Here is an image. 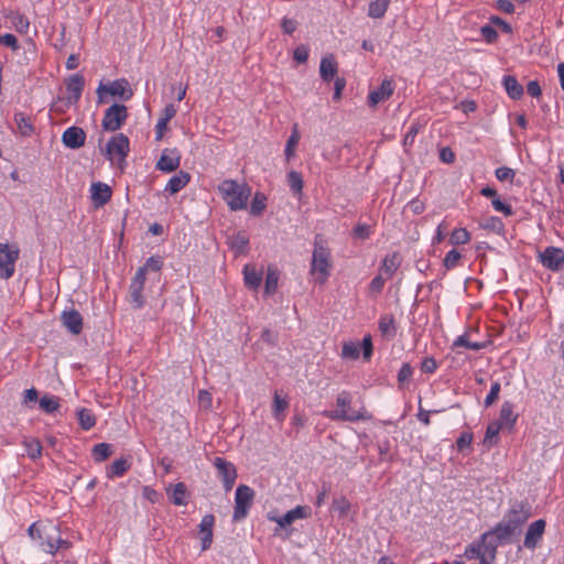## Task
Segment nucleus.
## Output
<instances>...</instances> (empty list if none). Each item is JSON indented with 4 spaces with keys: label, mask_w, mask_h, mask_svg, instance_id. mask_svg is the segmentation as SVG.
Segmentation results:
<instances>
[{
    "label": "nucleus",
    "mask_w": 564,
    "mask_h": 564,
    "mask_svg": "<svg viewBox=\"0 0 564 564\" xmlns=\"http://www.w3.org/2000/svg\"><path fill=\"white\" fill-rule=\"evenodd\" d=\"M503 87L511 99H520L523 95V87L514 76L507 75L502 79Z\"/></svg>",
    "instance_id": "26"
},
{
    "label": "nucleus",
    "mask_w": 564,
    "mask_h": 564,
    "mask_svg": "<svg viewBox=\"0 0 564 564\" xmlns=\"http://www.w3.org/2000/svg\"><path fill=\"white\" fill-rule=\"evenodd\" d=\"M480 33L488 43L495 42L498 37L497 31L491 25H482Z\"/></svg>",
    "instance_id": "58"
},
{
    "label": "nucleus",
    "mask_w": 564,
    "mask_h": 564,
    "mask_svg": "<svg viewBox=\"0 0 564 564\" xmlns=\"http://www.w3.org/2000/svg\"><path fill=\"white\" fill-rule=\"evenodd\" d=\"M40 408L46 413H53L59 408L58 398L51 395H43L40 399Z\"/></svg>",
    "instance_id": "41"
},
{
    "label": "nucleus",
    "mask_w": 564,
    "mask_h": 564,
    "mask_svg": "<svg viewBox=\"0 0 564 564\" xmlns=\"http://www.w3.org/2000/svg\"><path fill=\"white\" fill-rule=\"evenodd\" d=\"M245 283L249 289L257 290L262 281V272L249 264L243 268Z\"/></svg>",
    "instance_id": "27"
},
{
    "label": "nucleus",
    "mask_w": 564,
    "mask_h": 564,
    "mask_svg": "<svg viewBox=\"0 0 564 564\" xmlns=\"http://www.w3.org/2000/svg\"><path fill=\"white\" fill-rule=\"evenodd\" d=\"M470 240V235L465 228L454 229L449 241L452 245H464Z\"/></svg>",
    "instance_id": "44"
},
{
    "label": "nucleus",
    "mask_w": 564,
    "mask_h": 564,
    "mask_svg": "<svg viewBox=\"0 0 564 564\" xmlns=\"http://www.w3.org/2000/svg\"><path fill=\"white\" fill-rule=\"evenodd\" d=\"M186 486L185 484L183 482H177L176 485H174L173 489H172V492H171V501L175 505V506H185L187 505V500H186Z\"/></svg>",
    "instance_id": "34"
},
{
    "label": "nucleus",
    "mask_w": 564,
    "mask_h": 564,
    "mask_svg": "<svg viewBox=\"0 0 564 564\" xmlns=\"http://www.w3.org/2000/svg\"><path fill=\"white\" fill-rule=\"evenodd\" d=\"M111 194L110 186L105 183L96 182L90 186V198L96 208L107 204L111 198Z\"/></svg>",
    "instance_id": "17"
},
{
    "label": "nucleus",
    "mask_w": 564,
    "mask_h": 564,
    "mask_svg": "<svg viewBox=\"0 0 564 564\" xmlns=\"http://www.w3.org/2000/svg\"><path fill=\"white\" fill-rule=\"evenodd\" d=\"M215 524V517L213 514H206L203 517L198 529L202 541V551H207L213 543V528Z\"/></svg>",
    "instance_id": "18"
},
{
    "label": "nucleus",
    "mask_w": 564,
    "mask_h": 564,
    "mask_svg": "<svg viewBox=\"0 0 564 564\" xmlns=\"http://www.w3.org/2000/svg\"><path fill=\"white\" fill-rule=\"evenodd\" d=\"M105 93L109 94L112 97H117L122 101L129 100L133 95L129 82L123 78L110 82L108 84L100 83V85L97 88V94L100 104L105 102L102 96Z\"/></svg>",
    "instance_id": "5"
},
{
    "label": "nucleus",
    "mask_w": 564,
    "mask_h": 564,
    "mask_svg": "<svg viewBox=\"0 0 564 564\" xmlns=\"http://www.w3.org/2000/svg\"><path fill=\"white\" fill-rule=\"evenodd\" d=\"M228 243L237 254L246 253L247 247L249 245V237L242 232L239 231L235 234L234 236L228 238Z\"/></svg>",
    "instance_id": "30"
},
{
    "label": "nucleus",
    "mask_w": 564,
    "mask_h": 564,
    "mask_svg": "<svg viewBox=\"0 0 564 564\" xmlns=\"http://www.w3.org/2000/svg\"><path fill=\"white\" fill-rule=\"evenodd\" d=\"M460 258H462V254L456 249L449 250L444 258V261H443L444 267L447 270L454 269L455 267H457Z\"/></svg>",
    "instance_id": "49"
},
{
    "label": "nucleus",
    "mask_w": 564,
    "mask_h": 564,
    "mask_svg": "<svg viewBox=\"0 0 564 564\" xmlns=\"http://www.w3.org/2000/svg\"><path fill=\"white\" fill-rule=\"evenodd\" d=\"M485 550L479 555L480 564H492L496 558L497 549L494 542L485 541Z\"/></svg>",
    "instance_id": "38"
},
{
    "label": "nucleus",
    "mask_w": 564,
    "mask_h": 564,
    "mask_svg": "<svg viewBox=\"0 0 564 564\" xmlns=\"http://www.w3.org/2000/svg\"><path fill=\"white\" fill-rule=\"evenodd\" d=\"M390 0H371L369 3L368 15L375 19L382 18L389 7Z\"/></svg>",
    "instance_id": "32"
},
{
    "label": "nucleus",
    "mask_w": 564,
    "mask_h": 564,
    "mask_svg": "<svg viewBox=\"0 0 564 564\" xmlns=\"http://www.w3.org/2000/svg\"><path fill=\"white\" fill-rule=\"evenodd\" d=\"M111 454V446L107 443H99L93 448V456L96 462H102L107 459Z\"/></svg>",
    "instance_id": "42"
},
{
    "label": "nucleus",
    "mask_w": 564,
    "mask_h": 564,
    "mask_svg": "<svg viewBox=\"0 0 564 564\" xmlns=\"http://www.w3.org/2000/svg\"><path fill=\"white\" fill-rule=\"evenodd\" d=\"M288 408V402L280 398V395L278 394V392H275L274 394V400H273V415L276 420H281L282 419V412Z\"/></svg>",
    "instance_id": "52"
},
{
    "label": "nucleus",
    "mask_w": 564,
    "mask_h": 564,
    "mask_svg": "<svg viewBox=\"0 0 564 564\" xmlns=\"http://www.w3.org/2000/svg\"><path fill=\"white\" fill-rule=\"evenodd\" d=\"M517 417L518 416L513 413V404L510 401H505L501 405L498 422L502 426L506 425L507 427L512 429Z\"/></svg>",
    "instance_id": "29"
},
{
    "label": "nucleus",
    "mask_w": 564,
    "mask_h": 564,
    "mask_svg": "<svg viewBox=\"0 0 564 564\" xmlns=\"http://www.w3.org/2000/svg\"><path fill=\"white\" fill-rule=\"evenodd\" d=\"M162 265H163V261H162L161 257L153 256V257H150L145 261V263L141 268L138 269L137 272H141L142 279H145L147 272H149V271L159 272L162 269Z\"/></svg>",
    "instance_id": "35"
},
{
    "label": "nucleus",
    "mask_w": 564,
    "mask_h": 564,
    "mask_svg": "<svg viewBox=\"0 0 564 564\" xmlns=\"http://www.w3.org/2000/svg\"><path fill=\"white\" fill-rule=\"evenodd\" d=\"M520 534L506 521L501 520L491 530L482 534V540L487 542H494L496 547L500 544H510L516 535Z\"/></svg>",
    "instance_id": "7"
},
{
    "label": "nucleus",
    "mask_w": 564,
    "mask_h": 564,
    "mask_svg": "<svg viewBox=\"0 0 564 564\" xmlns=\"http://www.w3.org/2000/svg\"><path fill=\"white\" fill-rule=\"evenodd\" d=\"M545 525H546V523L542 519H539L529 525V528L525 532L524 541H523L524 547H527L529 550H533L536 547L539 541L543 536V533L545 531Z\"/></svg>",
    "instance_id": "16"
},
{
    "label": "nucleus",
    "mask_w": 564,
    "mask_h": 564,
    "mask_svg": "<svg viewBox=\"0 0 564 564\" xmlns=\"http://www.w3.org/2000/svg\"><path fill=\"white\" fill-rule=\"evenodd\" d=\"M484 228H489L496 232H500L503 229V224L498 217H490L486 224H484Z\"/></svg>",
    "instance_id": "62"
},
{
    "label": "nucleus",
    "mask_w": 564,
    "mask_h": 564,
    "mask_svg": "<svg viewBox=\"0 0 564 564\" xmlns=\"http://www.w3.org/2000/svg\"><path fill=\"white\" fill-rule=\"evenodd\" d=\"M191 181V175L187 172L180 171L177 174L172 176L165 186V192L171 195L178 193L184 188Z\"/></svg>",
    "instance_id": "23"
},
{
    "label": "nucleus",
    "mask_w": 564,
    "mask_h": 564,
    "mask_svg": "<svg viewBox=\"0 0 564 564\" xmlns=\"http://www.w3.org/2000/svg\"><path fill=\"white\" fill-rule=\"evenodd\" d=\"M180 163L181 156L175 149H164L155 166L162 172L171 173L178 169Z\"/></svg>",
    "instance_id": "15"
},
{
    "label": "nucleus",
    "mask_w": 564,
    "mask_h": 564,
    "mask_svg": "<svg viewBox=\"0 0 564 564\" xmlns=\"http://www.w3.org/2000/svg\"><path fill=\"white\" fill-rule=\"evenodd\" d=\"M501 386L498 381L492 382L490 391L485 399V406L492 405L499 398Z\"/></svg>",
    "instance_id": "53"
},
{
    "label": "nucleus",
    "mask_w": 564,
    "mask_h": 564,
    "mask_svg": "<svg viewBox=\"0 0 564 564\" xmlns=\"http://www.w3.org/2000/svg\"><path fill=\"white\" fill-rule=\"evenodd\" d=\"M484 546H485V541L481 539V542H479L478 544H470L469 546H467L466 551H465V555L468 558H478L479 555L485 550Z\"/></svg>",
    "instance_id": "55"
},
{
    "label": "nucleus",
    "mask_w": 564,
    "mask_h": 564,
    "mask_svg": "<svg viewBox=\"0 0 564 564\" xmlns=\"http://www.w3.org/2000/svg\"><path fill=\"white\" fill-rule=\"evenodd\" d=\"M378 328L384 338L392 339L397 335V326L392 315H382L379 319Z\"/></svg>",
    "instance_id": "25"
},
{
    "label": "nucleus",
    "mask_w": 564,
    "mask_h": 564,
    "mask_svg": "<svg viewBox=\"0 0 564 564\" xmlns=\"http://www.w3.org/2000/svg\"><path fill=\"white\" fill-rule=\"evenodd\" d=\"M344 358L357 359L359 356V346L355 343H345L341 350Z\"/></svg>",
    "instance_id": "54"
},
{
    "label": "nucleus",
    "mask_w": 564,
    "mask_h": 564,
    "mask_svg": "<svg viewBox=\"0 0 564 564\" xmlns=\"http://www.w3.org/2000/svg\"><path fill=\"white\" fill-rule=\"evenodd\" d=\"M491 205L497 212L502 213L505 216H511L513 214L512 207L503 203L499 197H495L491 200Z\"/></svg>",
    "instance_id": "56"
},
{
    "label": "nucleus",
    "mask_w": 564,
    "mask_h": 564,
    "mask_svg": "<svg viewBox=\"0 0 564 564\" xmlns=\"http://www.w3.org/2000/svg\"><path fill=\"white\" fill-rule=\"evenodd\" d=\"M85 131L76 126L67 128L62 134V142L68 149L77 150L85 144Z\"/></svg>",
    "instance_id": "14"
},
{
    "label": "nucleus",
    "mask_w": 564,
    "mask_h": 564,
    "mask_svg": "<svg viewBox=\"0 0 564 564\" xmlns=\"http://www.w3.org/2000/svg\"><path fill=\"white\" fill-rule=\"evenodd\" d=\"M531 516V507L528 502L516 501L511 505L510 509L503 516L502 520L511 525L519 533L523 524L528 521Z\"/></svg>",
    "instance_id": "9"
},
{
    "label": "nucleus",
    "mask_w": 564,
    "mask_h": 564,
    "mask_svg": "<svg viewBox=\"0 0 564 564\" xmlns=\"http://www.w3.org/2000/svg\"><path fill=\"white\" fill-rule=\"evenodd\" d=\"M128 118V109L124 105L113 104L105 110L101 127L105 131L119 130Z\"/></svg>",
    "instance_id": "6"
},
{
    "label": "nucleus",
    "mask_w": 564,
    "mask_h": 564,
    "mask_svg": "<svg viewBox=\"0 0 564 564\" xmlns=\"http://www.w3.org/2000/svg\"><path fill=\"white\" fill-rule=\"evenodd\" d=\"M14 121L18 126V129L22 135H31L34 128L31 123V119L23 112H17L14 115Z\"/></svg>",
    "instance_id": "33"
},
{
    "label": "nucleus",
    "mask_w": 564,
    "mask_h": 564,
    "mask_svg": "<svg viewBox=\"0 0 564 564\" xmlns=\"http://www.w3.org/2000/svg\"><path fill=\"white\" fill-rule=\"evenodd\" d=\"M540 259L545 268L557 271L564 264V251L561 248L547 247L540 254Z\"/></svg>",
    "instance_id": "13"
},
{
    "label": "nucleus",
    "mask_w": 564,
    "mask_h": 564,
    "mask_svg": "<svg viewBox=\"0 0 564 564\" xmlns=\"http://www.w3.org/2000/svg\"><path fill=\"white\" fill-rule=\"evenodd\" d=\"M293 57L297 63H305L308 58V50L301 45L294 50Z\"/></svg>",
    "instance_id": "63"
},
{
    "label": "nucleus",
    "mask_w": 564,
    "mask_h": 564,
    "mask_svg": "<svg viewBox=\"0 0 564 564\" xmlns=\"http://www.w3.org/2000/svg\"><path fill=\"white\" fill-rule=\"evenodd\" d=\"M265 200L267 198L263 194L256 193L251 202L250 213L252 215H260L265 208Z\"/></svg>",
    "instance_id": "46"
},
{
    "label": "nucleus",
    "mask_w": 564,
    "mask_h": 564,
    "mask_svg": "<svg viewBox=\"0 0 564 564\" xmlns=\"http://www.w3.org/2000/svg\"><path fill=\"white\" fill-rule=\"evenodd\" d=\"M214 466L217 469L218 477L221 478L225 490L230 491L237 478L235 465L223 457H215Z\"/></svg>",
    "instance_id": "11"
},
{
    "label": "nucleus",
    "mask_w": 564,
    "mask_h": 564,
    "mask_svg": "<svg viewBox=\"0 0 564 564\" xmlns=\"http://www.w3.org/2000/svg\"><path fill=\"white\" fill-rule=\"evenodd\" d=\"M308 516V508L303 506H297L296 508L288 511L282 517L272 518L279 527L286 528L292 524L297 519H304Z\"/></svg>",
    "instance_id": "22"
},
{
    "label": "nucleus",
    "mask_w": 564,
    "mask_h": 564,
    "mask_svg": "<svg viewBox=\"0 0 564 564\" xmlns=\"http://www.w3.org/2000/svg\"><path fill=\"white\" fill-rule=\"evenodd\" d=\"M218 189L231 210L246 208L250 189L234 180H225L218 185Z\"/></svg>",
    "instance_id": "2"
},
{
    "label": "nucleus",
    "mask_w": 564,
    "mask_h": 564,
    "mask_svg": "<svg viewBox=\"0 0 564 564\" xmlns=\"http://www.w3.org/2000/svg\"><path fill=\"white\" fill-rule=\"evenodd\" d=\"M384 282L386 278L380 273L371 280L369 288L372 292L380 293L383 289Z\"/></svg>",
    "instance_id": "64"
},
{
    "label": "nucleus",
    "mask_w": 564,
    "mask_h": 564,
    "mask_svg": "<svg viewBox=\"0 0 564 564\" xmlns=\"http://www.w3.org/2000/svg\"><path fill=\"white\" fill-rule=\"evenodd\" d=\"M69 546V543L66 540H63L62 538H53L47 536V540L45 543H43V550L47 553L54 554L58 549H67Z\"/></svg>",
    "instance_id": "36"
},
{
    "label": "nucleus",
    "mask_w": 564,
    "mask_h": 564,
    "mask_svg": "<svg viewBox=\"0 0 564 564\" xmlns=\"http://www.w3.org/2000/svg\"><path fill=\"white\" fill-rule=\"evenodd\" d=\"M332 508L340 517H345L350 510V502L345 497H339L333 500Z\"/></svg>",
    "instance_id": "45"
},
{
    "label": "nucleus",
    "mask_w": 564,
    "mask_h": 564,
    "mask_svg": "<svg viewBox=\"0 0 564 564\" xmlns=\"http://www.w3.org/2000/svg\"><path fill=\"white\" fill-rule=\"evenodd\" d=\"M288 183H289L291 191L294 194H302L304 182H303L301 173H299L296 171L289 172L288 173Z\"/></svg>",
    "instance_id": "40"
},
{
    "label": "nucleus",
    "mask_w": 564,
    "mask_h": 564,
    "mask_svg": "<svg viewBox=\"0 0 564 564\" xmlns=\"http://www.w3.org/2000/svg\"><path fill=\"white\" fill-rule=\"evenodd\" d=\"M400 264L401 260L399 254L392 253L383 259L382 265L380 267V272L382 275H386V279H391Z\"/></svg>",
    "instance_id": "28"
},
{
    "label": "nucleus",
    "mask_w": 564,
    "mask_h": 564,
    "mask_svg": "<svg viewBox=\"0 0 564 564\" xmlns=\"http://www.w3.org/2000/svg\"><path fill=\"white\" fill-rule=\"evenodd\" d=\"M63 325L74 335L83 329V317L76 310L64 311L61 315Z\"/></svg>",
    "instance_id": "21"
},
{
    "label": "nucleus",
    "mask_w": 564,
    "mask_h": 564,
    "mask_svg": "<svg viewBox=\"0 0 564 564\" xmlns=\"http://www.w3.org/2000/svg\"><path fill=\"white\" fill-rule=\"evenodd\" d=\"M85 80L82 75L74 74L72 75L66 84V90H67V102L69 105L77 104L79 100L83 89H84Z\"/></svg>",
    "instance_id": "20"
},
{
    "label": "nucleus",
    "mask_w": 564,
    "mask_h": 564,
    "mask_svg": "<svg viewBox=\"0 0 564 564\" xmlns=\"http://www.w3.org/2000/svg\"><path fill=\"white\" fill-rule=\"evenodd\" d=\"M473 441V434L464 432L459 435V437L456 441V446L459 452H464L466 448H468Z\"/></svg>",
    "instance_id": "57"
},
{
    "label": "nucleus",
    "mask_w": 564,
    "mask_h": 564,
    "mask_svg": "<svg viewBox=\"0 0 564 564\" xmlns=\"http://www.w3.org/2000/svg\"><path fill=\"white\" fill-rule=\"evenodd\" d=\"M412 373H413V370H412V367L410 366V364H403L398 373V381L400 383L409 381L410 378L412 377Z\"/></svg>",
    "instance_id": "60"
},
{
    "label": "nucleus",
    "mask_w": 564,
    "mask_h": 564,
    "mask_svg": "<svg viewBox=\"0 0 564 564\" xmlns=\"http://www.w3.org/2000/svg\"><path fill=\"white\" fill-rule=\"evenodd\" d=\"M299 141H300V135H299L296 127H295L294 131L292 132V134L290 135V138L286 142L285 150H284L285 158L288 161L291 160V158H293L294 149L297 145Z\"/></svg>",
    "instance_id": "47"
},
{
    "label": "nucleus",
    "mask_w": 564,
    "mask_h": 564,
    "mask_svg": "<svg viewBox=\"0 0 564 564\" xmlns=\"http://www.w3.org/2000/svg\"><path fill=\"white\" fill-rule=\"evenodd\" d=\"M495 175L500 182L509 181L512 183L516 177V171L507 166H501L495 171Z\"/></svg>",
    "instance_id": "50"
},
{
    "label": "nucleus",
    "mask_w": 564,
    "mask_h": 564,
    "mask_svg": "<svg viewBox=\"0 0 564 564\" xmlns=\"http://www.w3.org/2000/svg\"><path fill=\"white\" fill-rule=\"evenodd\" d=\"M129 139L123 133H117L110 138L106 144V155L108 160L123 169V163L129 153Z\"/></svg>",
    "instance_id": "4"
},
{
    "label": "nucleus",
    "mask_w": 564,
    "mask_h": 564,
    "mask_svg": "<svg viewBox=\"0 0 564 564\" xmlns=\"http://www.w3.org/2000/svg\"><path fill=\"white\" fill-rule=\"evenodd\" d=\"M332 269L330 251L317 239L314 242L310 273L315 275V281L324 284Z\"/></svg>",
    "instance_id": "3"
},
{
    "label": "nucleus",
    "mask_w": 564,
    "mask_h": 564,
    "mask_svg": "<svg viewBox=\"0 0 564 564\" xmlns=\"http://www.w3.org/2000/svg\"><path fill=\"white\" fill-rule=\"evenodd\" d=\"M0 44L11 47L13 51H17L19 48L18 40L15 35L11 33L0 35Z\"/></svg>",
    "instance_id": "59"
},
{
    "label": "nucleus",
    "mask_w": 564,
    "mask_h": 564,
    "mask_svg": "<svg viewBox=\"0 0 564 564\" xmlns=\"http://www.w3.org/2000/svg\"><path fill=\"white\" fill-rule=\"evenodd\" d=\"M454 347H465L467 349H470V350H474V351H478L480 349H482L485 347V344L484 343H479V341H470L468 339V336L466 334L464 335H460L458 336L454 344H453Z\"/></svg>",
    "instance_id": "39"
},
{
    "label": "nucleus",
    "mask_w": 564,
    "mask_h": 564,
    "mask_svg": "<svg viewBox=\"0 0 564 564\" xmlns=\"http://www.w3.org/2000/svg\"><path fill=\"white\" fill-rule=\"evenodd\" d=\"M18 248H10L8 243H0V278L8 280L14 274L15 262L19 259Z\"/></svg>",
    "instance_id": "10"
},
{
    "label": "nucleus",
    "mask_w": 564,
    "mask_h": 564,
    "mask_svg": "<svg viewBox=\"0 0 564 564\" xmlns=\"http://www.w3.org/2000/svg\"><path fill=\"white\" fill-rule=\"evenodd\" d=\"M351 395L348 391H341L336 398V410L325 411L323 415L333 421L357 422L370 419L367 411L361 408L358 411L350 409Z\"/></svg>",
    "instance_id": "1"
},
{
    "label": "nucleus",
    "mask_w": 564,
    "mask_h": 564,
    "mask_svg": "<svg viewBox=\"0 0 564 564\" xmlns=\"http://www.w3.org/2000/svg\"><path fill=\"white\" fill-rule=\"evenodd\" d=\"M502 425L498 421H492L486 429L484 444L491 447L498 443V434Z\"/></svg>",
    "instance_id": "31"
},
{
    "label": "nucleus",
    "mask_w": 564,
    "mask_h": 564,
    "mask_svg": "<svg viewBox=\"0 0 564 564\" xmlns=\"http://www.w3.org/2000/svg\"><path fill=\"white\" fill-rule=\"evenodd\" d=\"M77 417H78L79 425L82 426V429H84L86 431L90 430L96 423L95 415L93 414V412L90 410H87V409L78 410Z\"/></svg>",
    "instance_id": "37"
},
{
    "label": "nucleus",
    "mask_w": 564,
    "mask_h": 564,
    "mask_svg": "<svg viewBox=\"0 0 564 564\" xmlns=\"http://www.w3.org/2000/svg\"><path fill=\"white\" fill-rule=\"evenodd\" d=\"M393 94V84L390 79H384L380 87L371 90L368 96V104L370 107H376L378 104L387 100Z\"/></svg>",
    "instance_id": "19"
},
{
    "label": "nucleus",
    "mask_w": 564,
    "mask_h": 564,
    "mask_svg": "<svg viewBox=\"0 0 564 564\" xmlns=\"http://www.w3.org/2000/svg\"><path fill=\"white\" fill-rule=\"evenodd\" d=\"M337 74V63L333 56H324L319 64V75L324 82H330Z\"/></svg>",
    "instance_id": "24"
},
{
    "label": "nucleus",
    "mask_w": 564,
    "mask_h": 564,
    "mask_svg": "<svg viewBox=\"0 0 564 564\" xmlns=\"http://www.w3.org/2000/svg\"><path fill=\"white\" fill-rule=\"evenodd\" d=\"M144 283L145 279H142L141 272H137L133 279L131 280L128 299L129 303L134 310H140L144 306Z\"/></svg>",
    "instance_id": "12"
},
{
    "label": "nucleus",
    "mask_w": 564,
    "mask_h": 564,
    "mask_svg": "<svg viewBox=\"0 0 564 564\" xmlns=\"http://www.w3.org/2000/svg\"><path fill=\"white\" fill-rule=\"evenodd\" d=\"M278 280H279V275H278L276 271L269 269L268 273H267V278H265V285H264L267 294H272L275 292V290L278 288Z\"/></svg>",
    "instance_id": "48"
},
{
    "label": "nucleus",
    "mask_w": 564,
    "mask_h": 564,
    "mask_svg": "<svg viewBox=\"0 0 564 564\" xmlns=\"http://www.w3.org/2000/svg\"><path fill=\"white\" fill-rule=\"evenodd\" d=\"M129 468V464L126 459H117L110 466L108 471L109 477H121Z\"/></svg>",
    "instance_id": "43"
},
{
    "label": "nucleus",
    "mask_w": 564,
    "mask_h": 564,
    "mask_svg": "<svg viewBox=\"0 0 564 564\" xmlns=\"http://www.w3.org/2000/svg\"><path fill=\"white\" fill-rule=\"evenodd\" d=\"M24 445L26 447V453L29 457L32 459H35L41 456L42 454V446L39 441L32 440V441H25Z\"/></svg>",
    "instance_id": "51"
},
{
    "label": "nucleus",
    "mask_w": 564,
    "mask_h": 564,
    "mask_svg": "<svg viewBox=\"0 0 564 564\" xmlns=\"http://www.w3.org/2000/svg\"><path fill=\"white\" fill-rule=\"evenodd\" d=\"M254 498V491L247 485H240L236 489L235 495V509H234V520L240 521L245 519L248 514V511L252 505Z\"/></svg>",
    "instance_id": "8"
},
{
    "label": "nucleus",
    "mask_w": 564,
    "mask_h": 564,
    "mask_svg": "<svg viewBox=\"0 0 564 564\" xmlns=\"http://www.w3.org/2000/svg\"><path fill=\"white\" fill-rule=\"evenodd\" d=\"M437 368L436 360L433 357H426L422 361L421 370L425 373H433Z\"/></svg>",
    "instance_id": "61"
}]
</instances>
